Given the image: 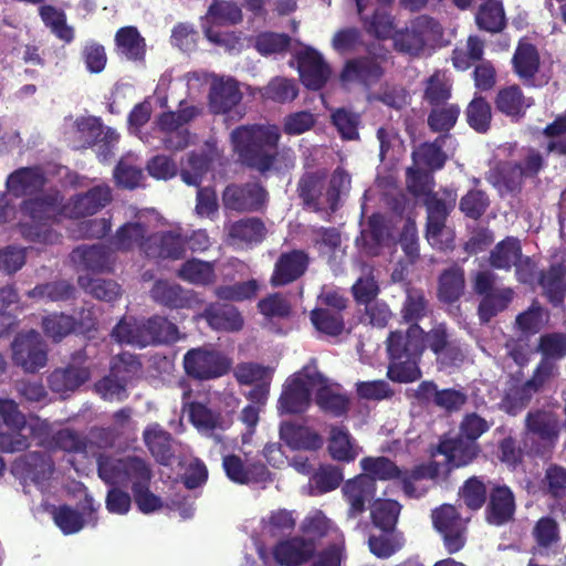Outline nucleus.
Masks as SVG:
<instances>
[{"instance_id":"nucleus-1","label":"nucleus","mask_w":566,"mask_h":566,"mask_svg":"<svg viewBox=\"0 0 566 566\" xmlns=\"http://www.w3.org/2000/svg\"><path fill=\"white\" fill-rule=\"evenodd\" d=\"M280 139V127L274 124L240 125L230 134L233 151L241 165L264 177L270 171L280 172L295 166L294 151L291 148L279 149Z\"/></svg>"},{"instance_id":"nucleus-2","label":"nucleus","mask_w":566,"mask_h":566,"mask_svg":"<svg viewBox=\"0 0 566 566\" xmlns=\"http://www.w3.org/2000/svg\"><path fill=\"white\" fill-rule=\"evenodd\" d=\"M422 327L419 324L409 325L406 332L391 331L386 339L388 354L387 376L399 384H408L421 377L419 361L423 353L421 342Z\"/></svg>"},{"instance_id":"nucleus-3","label":"nucleus","mask_w":566,"mask_h":566,"mask_svg":"<svg viewBox=\"0 0 566 566\" xmlns=\"http://www.w3.org/2000/svg\"><path fill=\"white\" fill-rule=\"evenodd\" d=\"M119 343L140 348L156 345H171L180 339L178 326L165 316L154 315L140 323L120 321L112 332Z\"/></svg>"},{"instance_id":"nucleus-4","label":"nucleus","mask_w":566,"mask_h":566,"mask_svg":"<svg viewBox=\"0 0 566 566\" xmlns=\"http://www.w3.org/2000/svg\"><path fill=\"white\" fill-rule=\"evenodd\" d=\"M97 474L108 485L130 484L132 491L150 484L153 479L150 464L137 455L114 458L102 454L97 458Z\"/></svg>"},{"instance_id":"nucleus-5","label":"nucleus","mask_w":566,"mask_h":566,"mask_svg":"<svg viewBox=\"0 0 566 566\" xmlns=\"http://www.w3.org/2000/svg\"><path fill=\"white\" fill-rule=\"evenodd\" d=\"M558 415L553 410L537 408L525 417L523 444L527 453L545 457L555 448L562 429Z\"/></svg>"},{"instance_id":"nucleus-6","label":"nucleus","mask_w":566,"mask_h":566,"mask_svg":"<svg viewBox=\"0 0 566 566\" xmlns=\"http://www.w3.org/2000/svg\"><path fill=\"white\" fill-rule=\"evenodd\" d=\"M432 527L441 538L444 551L449 555L461 552L468 542V518H463L452 504H441L430 514Z\"/></svg>"},{"instance_id":"nucleus-7","label":"nucleus","mask_w":566,"mask_h":566,"mask_svg":"<svg viewBox=\"0 0 566 566\" xmlns=\"http://www.w3.org/2000/svg\"><path fill=\"white\" fill-rule=\"evenodd\" d=\"M186 374L197 380L222 377L231 369L232 361L223 353L207 347L189 349L182 359Z\"/></svg>"},{"instance_id":"nucleus-8","label":"nucleus","mask_w":566,"mask_h":566,"mask_svg":"<svg viewBox=\"0 0 566 566\" xmlns=\"http://www.w3.org/2000/svg\"><path fill=\"white\" fill-rule=\"evenodd\" d=\"M30 434L38 439V444L49 450H61L67 453L85 452L87 447L86 437L80 432L63 428L50 434V424L42 421L39 417L29 427Z\"/></svg>"},{"instance_id":"nucleus-9","label":"nucleus","mask_w":566,"mask_h":566,"mask_svg":"<svg viewBox=\"0 0 566 566\" xmlns=\"http://www.w3.org/2000/svg\"><path fill=\"white\" fill-rule=\"evenodd\" d=\"M12 359L27 373H36L48 363V350L39 332L20 333L12 342Z\"/></svg>"},{"instance_id":"nucleus-10","label":"nucleus","mask_w":566,"mask_h":566,"mask_svg":"<svg viewBox=\"0 0 566 566\" xmlns=\"http://www.w3.org/2000/svg\"><path fill=\"white\" fill-rule=\"evenodd\" d=\"M481 449L478 442L470 441L463 437L441 438L436 446H430L431 458L443 455L446 458L444 475H449L453 469L465 467L473 462Z\"/></svg>"},{"instance_id":"nucleus-11","label":"nucleus","mask_w":566,"mask_h":566,"mask_svg":"<svg viewBox=\"0 0 566 566\" xmlns=\"http://www.w3.org/2000/svg\"><path fill=\"white\" fill-rule=\"evenodd\" d=\"M384 60L385 57L379 55H360L348 59L340 71L339 80L344 84H358L370 88L385 74Z\"/></svg>"},{"instance_id":"nucleus-12","label":"nucleus","mask_w":566,"mask_h":566,"mask_svg":"<svg viewBox=\"0 0 566 566\" xmlns=\"http://www.w3.org/2000/svg\"><path fill=\"white\" fill-rule=\"evenodd\" d=\"M268 200V191L259 182L230 184L222 192L223 207L237 212L261 210Z\"/></svg>"},{"instance_id":"nucleus-13","label":"nucleus","mask_w":566,"mask_h":566,"mask_svg":"<svg viewBox=\"0 0 566 566\" xmlns=\"http://www.w3.org/2000/svg\"><path fill=\"white\" fill-rule=\"evenodd\" d=\"M455 203L457 192L449 188L428 193L423 199V206L427 211L426 235L428 240L440 237Z\"/></svg>"},{"instance_id":"nucleus-14","label":"nucleus","mask_w":566,"mask_h":566,"mask_svg":"<svg viewBox=\"0 0 566 566\" xmlns=\"http://www.w3.org/2000/svg\"><path fill=\"white\" fill-rule=\"evenodd\" d=\"M307 367L289 377L283 385V390L277 401L281 413L298 415L306 411L311 405V388L305 377Z\"/></svg>"},{"instance_id":"nucleus-15","label":"nucleus","mask_w":566,"mask_h":566,"mask_svg":"<svg viewBox=\"0 0 566 566\" xmlns=\"http://www.w3.org/2000/svg\"><path fill=\"white\" fill-rule=\"evenodd\" d=\"M376 491V483L369 475L358 474L345 481L342 493L348 504L347 517L354 520L360 516L368 504L374 502Z\"/></svg>"},{"instance_id":"nucleus-16","label":"nucleus","mask_w":566,"mask_h":566,"mask_svg":"<svg viewBox=\"0 0 566 566\" xmlns=\"http://www.w3.org/2000/svg\"><path fill=\"white\" fill-rule=\"evenodd\" d=\"M316 545L311 538L292 536L272 547V556L280 566H303L315 556Z\"/></svg>"},{"instance_id":"nucleus-17","label":"nucleus","mask_w":566,"mask_h":566,"mask_svg":"<svg viewBox=\"0 0 566 566\" xmlns=\"http://www.w3.org/2000/svg\"><path fill=\"white\" fill-rule=\"evenodd\" d=\"M310 255L304 250L293 249L280 254L270 277L273 287L289 285L300 280L308 269Z\"/></svg>"},{"instance_id":"nucleus-18","label":"nucleus","mask_w":566,"mask_h":566,"mask_svg":"<svg viewBox=\"0 0 566 566\" xmlns=\"http://www.w3.org/2000/svg\"><path fill=\"white\" fill-rule=\"evenodd\" d=\"M186 238L175 231H160L148 235L140 250L149 259H182L186 252Z\"/></svg>"},{"instance_id":"nucleus-19","label":"nucleus","mask_w":566,"mask_h":566,"mask_svg":"<svg viewBox=\"0 0 566 566\" xmlns=\"http://www.w3.org/2000/svg\"><path fill=\"white\" fill-rule=\"evenodd\" d=\"M295 57L303 84L313 91L324 87L331 77V67L322 54L312 48H306L297 52Z\"/></svg>"},{"instance_id":"nucleus-20","label":"nucleus","mask_w":566,"mask_h":566,"mask_svg":"<svg viewBox=\"0 0 566 566\" xmlns=\"http://www.w3.org/2000/svg\"><path fill=\"white\" fill-rule=\"evenodd\" d=\"M515 510V496L512 490L504 484H492L484 512L485 521L490 525L502 526L513 520Z\"/></svg>"},{"instance_id":"nucleus-21","label":"nucleus","mask_w":566,"mask_h":566,"mask_svg":"<svg viewBox=\"0 0 566 566\" xmlns=\"http://www.w3.org/2000/svg\"><path fill=\"white\" fill-rule=\"evenodd\" d=\"M227 478L237 484L265 482L270 478L266 465L260 461L244 463L237 454H228L222 459Z\"/></svg>"},{"instance_id":"nucleus-22","label":"nucleus","mask_w":566,"mask_h":566,"mask_svg":"<svg viewBox=\"0 0 566 566\" xmlns=\"http://www.w3.org/2000/svg\"><path fill=\"white\" fill-rule=\"evenodd\" d=\"M74 264L91 272L111 271L114 264V252L104 244H82L70 254Z\"/></svg>"},{"instance_id":"nucleus-23","label":"nucleus","mask_w":566,"mask_h":566,"mask_svg":"<svg viewBox=\"0 0 566 566\" xmlns=\"http://www.w3.org/2000/svg\"><path fill=\"white\" fill-rule=\"evenodd\" d=\"M311 386L319 385L315 394V402L324 412L333 417H344L349 410V399L342 394L334 392L327 385V378L319 371L306 374Z\"/></svg>"},{"instance_id":"nucleus-24","label":"nucleus","mask_w":566,"mask_h":566,"mask_svg":"<svg viewBox=\"0 0 566 566\" xmlns=\"http://www.w3.org/2000/svg\"><path fill=\"white\" fill-rule=\"evenodd\" d=\"M485 180L501 197L520 193L524 184L523 172L515 161L497 163L485 174Z\"/></svg>"},{"instance_id":"nucleus-25","label":"nucleus","mask_w":566,"mask_h":566,"mask_svg":"<svg viewBox=\"0 0 566 566\" xmlns=\"http://www.w3.org/2000/svg\"><path fill=\"white\" fill-rule=\"evenodd\" d=\"M149 294L155 303L170 310L191 308L195 303L191 291L168 280H157Z\"/></svg>"},{"instance_id":"nucleus-26","label":"nucleus","mask_w":566,"mask_h":566,"mask_svg":"<svg viewBox=\"0 0 566 566\" xmlns=\"http://www.w3.org/2000/svg\"><path fill=\"white\" fill-rule=\"evenodd\" d=\"M495 109L510 117L512 120H520L526 111L533 105V98L524 95L517 84L501 87L494 97Z\"/></svg>"},{"instance_id":"nucleus-27","label":"nucleus","mask_w":566,"mask_h":566,"mask_svg":"<svg viewBox=\"0 0 566 566\" xmlns=\"http://www.w3.org/2000/svg\"><path fill=\"white\" fill-rule=\"evenodd\" d=\"M207 324L218 332H239L243 328V317L231 304L210 303L201 313Z\"/></svg>"},{"instance_id":"nucleus-28","label":"nucleus","mask_w":566,"mask_h":566,"mask_svg":"<svg viewBox=\"0 0 566 566\" xmlns=\"http://www.w3.org/2000/svg\"><path fill=\"white\" fill-rule=\"evenodd\" d=\"M280 439L292 450H319L324 440L323 437L311 428L294 422H282L280 424Z\"/></svg>"},{"instance_id":"nucleus-29","label":"nucleus","mask_w":566,"mask_h":566,"mask_svg":"<svg viewBox=\"0 0 566 566\" xmlns=\"http://www.w3.org/2000/svg\"><path fill=\"white\" fill-rule=\"evenodd\" d=\"M112 198L109 187L94 186L87 191L73 197L71 211L75 218L93 216L105 208L112 201Z\"/></svg>"},{"instance_id":"nucleus-30","label":"nucleus","mask_w":566,"mask_h":566,"mask_svg":"<svg viewBox=\"0 0 566 566\" xmlns=\"http://www.w3.org/2000/svg\"><path fill=\"white\" fill-rule=\"evenodd\" d=\"M441 474H444V465L436 460L417 464L410 470H403L402 492L409 499H420L426 494L427 490H418L415 482L420 480H436Z\"/></svg>"},{"instance_id":"nucleus-31","label":"nucleus","mask_w":566,"mask_h":566,"mask_svg":"<svg viewBox=\"0 0 566 566\" xmlns=\"http://www.w3.org/2000/svg\"><path fill=\"white\" fill-rule=\"evenodd\" d=\"M242 99V93L238 82L228 81L213 82L209 92V109L212 114H227Z\"/></svg>"},{"instance_id":"nucleus-32","label":"nucleus","mask_w":566,"mask_h":566,"mask_svg":"<svg viewBox=\"0 0 566 566\" xmlns=\"http://www.w3.org/2000/svg\"><path fill=\"white\" fill-rule=\"evenodd\" d=\"M45 182L46 178L40 167H22L10 174L7 188L15 197H24L42 190Z\"/></svg>"},{"instance_id":"nucleus-33","label":"nucleus","mask_w":566,"mask_h":566,"mask_svg":"<svg viewBox=\"0 0 566 566\" xmlns=\"http://www.w3.org/2000/svg\"><path fill=\"white\" fill-rule=\"evenodd\" d=\"M91 377L87 367L69 364L64 368L54 369L48 377L49 387L53 392L65 394L74 391Z\"/></svg>"},{"instance_id":"nucleus-34","label":"nucleus","mask_w":566,"mask_h":566,"mask_svg":"<svg viewBox=\"0 0 566 566\" xmlns=\"http://www.w3.org/2000/svg\"><path fill=\"white\" fill-rule=\"evenodd\" d=\"M14 468L21 471L24 479L30 480L34 484H41L51 478L54 471V463L45 453L34 451L17 460Z\"/></svg>"},{"instance_id":"nucleus-35","label":"nucleus","mask_w":566,"mask_h":566,"mask_svg":"<svg viewBox=\"0 0 566 566\" xmlns=\"http://www.w3.org/2000/svg\"><path fill=\"white\" fill-rule=\"evenodd\" d=\"M538 284L552 305H562L566 297V266L563 263H555L541 271Z\"/></svg>"},{"instance_id":"nucleus-36","label":"nucleus","mask_w":566,"mask_h":566,"mask_svg":"<svg viewBox=\"0 0 566 566\" xmlns=\"http://www.w3.org/2000/svg\"><path fill=\"white\" fill-rule=\"evenodd\" d=\"M446 140V135H438L433 142L421 143L412 151L413 164L420 168H427L431 172L441 170L448 160V156L442 149Z\"/></svg>"},{"instance_id":"nucleus-37","label":"nucleus","mask_w":566,"mask_h":566,"mask_svg":"<svg viewBox=\"0 0 566 566\" xmlns=\"http://www.w3.org/2000/svg\"><path fill=\"white\" fill-rule=\"evenodd\" d=\"M143 438L156 461L163 465H168L175 455L171 433L160 424L153 423L144 430Z\"/></svg>"},{"instance_id":"nucleus-38","label":"nucleus","mask_w":566,"mask_h":566,"mask_svg":"<svg viewBox=\"0 0 566 566\" xmlns=\"http://www.w3.org/2000/svg\"><path fill=\"white\" fill-rule=\"evenodd\" d=\"M227 234L232 243L258 244L266 235V228L260 218L250 217L230 222L226 226Z\"/></svg>"},{"instance_id":"nucleus-39","label":"nucleus","mask_w":566,"mask_h":566,"mask_svg":"<svg viewBox=\"0 0 566 566\" xmlns=\"http://www.w3.org/2000/svg\"><path fill=\"white\" fill-rule=\"evenodd\" d=\"M464 270L458 264L443 270L438 279V298L444 304L458 302L464 294Z\"/></svg>"},{"instance_id":"nucleus-40","label":"nucleus","mask_w":566,"mask_h":566,"mask_svg":"<svg viewBox=\"0 0 566 566\" xmlns=\"http://www.w3.org/2000/svg\"><path fill=\"white\" fill-rule=\"evenodd\" d=\"M492 481L483 475L468 478L459 489V497L470 511L481 510L490 496Z\"/></svg>"},{"instance_id":"nucleus-41","label":"nucleus","mask_w":566,"mask_h":566,"mask_svg":"<svg viewBox=\"0 0 566 566\" xmlns=\"http://www.w3.org/2000/svg\"><path fill=\"white\" fill-rule=\"evenodd\" d=\"M513 70L524 83H533L539 71L541 60L536 46L520 42L512 57Z\"/></svg>"},{"instance_id":"nucleus-42","label":"nucleus","mask_w":566,"mask_h":566,"mask_svg":"<svg viewBox=\"0 0 566 566\" xmlns=\"http://www.w3.org/2000/svg\"><path fill=\"white\" fill-rule=\"evenodd\" d=\"M369 552L380 559H387L398 553L406 544L405 535L399 530H378L368 536Z\"/></svg>"},{"instance_id":"nucleus-43","label":"nucleus","mask_w":566,"mask_h":566,"mask_svg":"<svg viewBox=\"0 0 566 566\" xmlns=\"http://www.w3.org/2000/svg\"><path fill=\"white\" fill-rule=\"evenodd\" d=\"M39 15L43 24L60 41L65 44H70L74 41L75 30L72 25L67 24V18L63 10L52 4H43L39 9Z\"/></svg>"},{"instance_id":"nucleus-44","label":"nucleus","mask_w":566,"mask_h":566,"mask_svg":"<svg viewBox=\"0 0 566 566\" xmlns=\"http://www.w3.org/2000/svg\"><path fill=\"white\" fill-rule=\"evenodd\" d=\"M115 44L118 54L130 61L145 59L146 43L135 27H123L115 34Z\"/></svg>"},{"instance_id":"nucleus-45","label":"nucleus","mask_w":566,"mask_h":566,"mask_svg":"<svg viewBox=\"0 0 566 566\" xmlns=\"http://www.w3.org/2000/svg\"><path fill=\"white\" fill-rule=\"evenodd\" d=\"M177 276L185 282L199 286L211 285L217 280L214 264L195 258L185 261L180 265Z\"/></svg>"},{"instance_id":"nucleus-46","label":"nucleus","mask_w":566,"mask_h":566,"mask_svg":"<svg viewBox=\"0 0 566 566\" xmlns=\"http://www.w3.org/2000/svg\"><path fill=\"white\" fill-rule=\"evenodd\" d=\"M185 410L188 412L189 421L199 431L211 432L217 429L224 430L228 427L220 412L208 408L202 402H189Z\"/></svg>"},{"instance_id":"nucleus-47","label":"nucleus","mask_w":566,"mask_h":566,"mask_svg":"<svg viewBox=\"0 0 566 566\" xmlns=\"http://www.w3.org/2000/svg\"><path fill=\"white\" fill-rule=\"evenodd\" d=\"M460 114L461 108L457 103H446L432 106L427 117L428 127L432 133L446 135L448 138L449 133L454 128Z\"/></svg>"},{"instance_id":"nucleus-48","label":"nucleus","mask_w":566,"mask_h":566,"mask_svg":"<svg viewBox=\"0 0 566 566\" xmlns=\"http://www.w3.org/2000/svg\"><path fill=\"white\" fill-rule=\"evenodd\" d=\"M401 504L391 499H376L370 504V520L376 530H398Z\"/></svg>"},{"instance_id":"nucleus-49","label":"nucleus","mask_w":566,"mask_h":566,"mask_svg":"<svg viewBox=\"0 0 566 566\" xmlns=\"http://www.w3.org/2000/svg\"><path fill=\"white\" fill-rule=\"evenodd\" d=\"M27 295L48 302H67L75 298L76 287L67 280H56L35 285Z\"/></svg>"},{"instance_id":"nucleus-50","label":"nucleus","mask_w":566,"mask_h":566,"mask_svg":"<svg viewBox=\"0 0 566 566\" xmlns=\"http://www.w3.org/2000/svg\"><path fill=\"white\" fill-rule=\"evenodd\" d=\"M452 97V83L447 77L446 73L436 70L423 82L422 101L430 107L449 103Z\"/></svg>"},{"instance_id":"nucleus-51","label":"nucleus","mask_w":566,"mask_h":566,"mask_svg":"<svg viewBox=\"0 0 566 566\" xmlns=\"http://www.w3.org/2000/svg\"><path fill=\"white\" fill-rule=\"evenodd\" d=\"M360 468L365 472L363 474L369 475L375 483L376 480H399L402 484L403 470L387 457H365L360 460Z\"/></svg>"},{"instance_id":"nucleus-52","label":"nucleus","mask_w":566,"mask_h":566,"mask_svg":"<svg viewBox=\"0 0 566 566\" xmlns=\"http://www.w3.org/2000/svg\"><path fill=\"white\" fill-rule=\"evenodd\" d=\"M468 125L479 134H485L491 128V104L481 94L475 93L464 111Z\"/></svg>"},{"instance_id":"nucleus-53","label":"nucleus","mask_w":566,"mask_h":566,"mask_svg":"<svg viewBox=\"0 0 566 566\" xmlns=\"http://www.w3.org/2000/svg\"><path fill=\"white\" fill-rule=\"evenodd\" d=\"M514 292L510 287L496 289L484 295L478 306V315L482 323H489L499 313L506 310L513 300Z\"/></svg>"},{"instance_id":"nucleus-54","label":"nucleus","mask_w":566,"mask_h":566,"mask_svg":"<svg viewBox=\"0 0 566 566\" xmlns=\"http://www.w3.org/2000/svg\"><path fill=\"white\" fill-rule=\"evenodd\" d=\"M522 258L520 240L506 237L500 241L490 253V264L494 269L510 270Z\"/></svg>"},{"instance_id":"nucleus-55","label":"nucleus","mask_w":566,"mask_h":566,"mask_svg":"<svg viewBox=\"0 0 566 566\" xmlns=\"http://www.w3.org/2000/svg\"><path fill=\"white\" fill-rule=\"evenodd\" d=\"M310 319L317 332L331 337H338L345 329L343 313L329 308L316 307L311 311Z\"/></svg>"},{"instance_id":"nucleus-56","label":"nucleus","mask_w":566,"mask_h":566,"mask_svg":"<svg viewBox=\"0 0 566 566\" xmlns=\"http://www.w3.org/2000/svg\"><path fill=\"white\" fill-rule=\"evenodd\" d=\"M78 285L94 298L112 303L122 295L120 285L111 279L78 277Z\"/></svg>"},{"instance_id":"nucleus-57","label":"nucleus","mask_w":566,"mask_h":566,"mask_svg":"<svg viewBox=\"0 0 566 566\" xmlns=\"http://www.w3.org/2000/svg\"><path fill=\"white\" fill-rule=\"evenodd\" d=\"M484 55V41L478 35H470L467 40V48H455L452 51V65L458 71H467L474 63L482 62Z\"/></svg>"},{"instance_id":"nucleus-58","label":"nucleus","mask_w":566,"mask_h":566,"mask_svg":"<svg viewBox=\"0 0 566 566\" xmlns=\"http://www.w3.org/2000/svg\"><path fill=\"white\" fill-rule=\"evenodd\" d=\"M475 21L481 30L491 33L501 32L506 25L502 3L499 1H488L481 4L476 13Z\"/></svg>"},{"instance_id":"nucleus-59","label":"nucleus","mask_w":566,"mask_h":566,"mask_svg":"<svg viewBox=\"0 0 566 566\" xmlns=\"http://www.w3.org/2000/svg\"><path fill=\"white\" fill-rule=\"evenodd\" d=\"M328 451L334 460L350 462L356 453L353 450L352 437L344 426H332L329 431Z\"/></svg>"},{"instance_id":"nucleus-60","label":"nucleus","mask_w":566,"mask_h":566,"mask_svg":"<svg viewBox=\"0 0 566 566\" xmlns=\"http://www.w3.org/2000/svg\"><path fill=\"white\" fill-rule=\"evenodd\" d=\"M324 188L323 178L316 172L304 174L297 182V195L304 206L321 211L319 198Z\"/></svg>"},{"instance_id":"nucleus-61","label":"nucleus","mask_w":566,"mask_h":566,"mask_svg":"<svg viewBox=\"0 0 566 566\" xmlns=\"http://www.w3.org/2000/svg\"><path fill=\"white\" fill-rule=\"evenodd\" d=\"M146 226L140 222H126L119 227L112 238V245L118 251H130L134 247L140 248L146 239Z\"/></svg>"},{"instance_id":"nucleus-62","label":"nucleus","mask_w":566,"mask_h":566,"mask_svg":"<svg viewBox=\"0 0 566 566\" xmlns=\"http://www.w3.org/2000/svg\"><path fill=\"white\" fill-rule=\"evenodd\" d=\"M261 95L264 99L284 104L297 97L298 88L294 80L276 76L262 88Z\"/></svg>"},{"instance_id":"nucleus-63","label":"nucleus","mask_w":566,"mask_h":566,"mask_svg":"<svg viewBox=\"0 0 566 566\" xmlns=\"http://www.w3.org/2000/svg\"><path fill=\"white\" fill-rule=\"evenodd\" d=\"M491 200L486 191L472 188L459 201V210L471 220H479L490 208Z\"/></svg>"},{"instance_id":"nucleus-64","label":"nucleus","mask_w":566,"mask_h":566,"mask_svg":"<svg viewBox=\"0 0 566 566\" xmlns=\"http://www.w3.org/2000/svg\"><path fill=\"white\" fill-rule=\"evenodd\" d=\"M543 134L549 138L547 154L566 157V114L557 116L544 128Z\"/></svg>"}]
</instances>
